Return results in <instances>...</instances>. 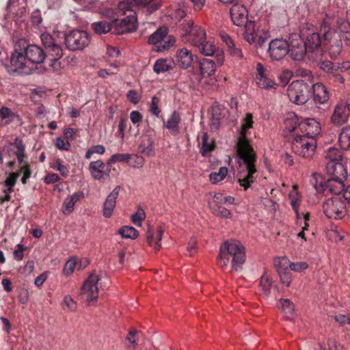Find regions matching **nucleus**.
<instances>
[{
    "label": "nucleus",
    "instance_id": "obj_1",
    "mask_svg": "<svg viewBox=\"0 0 350 350\" xmlns=\"http://www.w3.org/2000/svg\"><path fill=\"white\" fill-rule=\"evenodd\" d=\"M252 118L251 113H247L242 124L241 136L236 145L237 154L245 165L247 172L245 175H243L242 172L239 173L238 178L240 186L243 187L245 191L254 182V175L257 172L255 165L256 154L250 145L249 139L246 137V131L252 127Z\"/></svg>",
    "mask_w": 350,
    "mask_h": 350
},
{
    "label": "nucleus",
    "instance_id": "obj_2",
    "mask_svg": "<svg viewBox=\"0 0 350 350\" xmlns=\"http://www.w3.org/2000/svg\"><path fill=\"white\" fill-rule=\"evenodd\" d=\"M44 50L36 44H31L25 39H18L19 43L25 48L24 54L31 66L41 64L48 57L51 62L50 66H54L63 55V50L54 38L49 33H42L40 36Z\"/></svg>",
    "mask_w": 350,
    "mask_h": 350
},
{
    "label": "nucleus",
    "instance_id": "obj_3",
    "mask_svg": "<svg viewBox=\"0 0 350 350\" xmlns=\"http://www.w3.org/2000/svg\"><path fill=\"white\" fill-rule=\"evenodd\" d=\"M230 256L232 258V269L236 271L241 270L245 260V254L244 247L239 241L231 239L221 245L218 265L223 269L226 267Z\"/></svg>",
    "mask_w": 350,
    "mask_h": 350
},
{
    "label": "nucleus",
    "instance_id": "obj_4",
    "mask_svg": "<svg viewBox=\"0 0 350 350\" xmlns=\"http://www.w3.org/2000/svg\"><path fill=\"white\" fill-rule=\"evenodd\" d=\"M24 52L23 45L20 44L18 40H17L14 44V50L9 60L5 64L9 73L12 75L15 73L29 75L31 72L30 64Z\"/></svg>",
    "mask_w": 350,
    "mask_h": 350
},
{
    "label": "nucleus",
    "instance_id": "obj_5",
    "mask_svg": "<svg viewBox=\"0 0 350 350\" xmlns=\"http://www.w3.org/2000/svg\"><path fill=\"white\" fill-rule=\"evenodd\" d=\"M291 148L297 155L303 157H311L316 149V140L312 137L292 133Z\"/></svg>",
    "mask_w": 350,
    "mask_h": 350
},
{
    "label": "nucleus",
    "instance_id": "obj_6",
    "mask_svg": "<svg viewBox=\"0 0 350 350\" xmlns=\"http://www.w3.org/2000/svg\"><path fill=\"white\" fill-rule=\"evenodd\" d=\"M310 86L303 80L293 81L287 88L289 100L296 105L305 104L310 94Z\"/></svg>",
    "mask_w": 350,
    "mask_h": 350
},
{
    "label": "nucleus",
    "instance_id": "obj_7",
    "mask_svg": "<svg viewBox=\"0 0 350 350\" xmlns=\"http://www.w3.org/2000/svg\"><path fill=\"white\" fill-rule=\"evenodd\" d=\"M181 36L193 46L202 44L206 40L205 30L200 26L195 25L191 20L184 21L180 25Z\"/></svg>",
    "mask_w": 350,
    "mask_h": 350
},
{
    "label": "nucleus",
    "instance_id": "obj_8",
    "mask_svg": "<svg viewBox=\"0 0 350 350\" xmlns=\"http://www.w3.org/2000/svg\"><path fill=\"white\" fill-rule=\"evenodd\" d=\"M64 42L70 51L82 50L88 46L90 38L87 31L74 29L64 34Z\"/></svg>",
    "mask_w": 350,
    "mask_h": 350
},
{
    "label": "nucleus",
    "instance_id": "obj_9",
    "mask_svg": "<svg viewBox=\"0 0 350 350\" xmlns=\"http://www.w3.org/2000/svg\"><path fill=\"white\" fill-rule=\"evenodd\" d=\"M120 15H123L118 10ZM126 16L120 20L112 21L113 25V33L117 35L131 33L136 31L137 28V19L136 12L133 10L126 11Z\"/></svg>",
    "mask_w": 350,
    "mask_h": 350
},
{
    "label": "nucleus",
    "instance_id": "obj_10",
    "mask_svg": "<svg viewBox=\"0 0 350 350\" xmlns=\"http://www.w3.org/2000/svg\"><path fill=\"white\" fill-rule=\"evenodd\" d=\"M323 212L330 219H342L346 214V205L339 196L328 198L323 204Z\"/></svg>",
    "mask_w": 350,
    "mask_h": 350
},
{
    "label": "nucleus",
    "instance_id": "obj_11",
    "mask_svg": "<svg viewBox=\"0 0 350 350\" xmlns=\"http://www.w3.org/2000/svg\"><path fill=\"white\" fill-rule=\"evenodd\" d=\"M308 57L312 61H318L322 59L323 51L322 49V40L319 33H309L304 40Z\"/></svg>",
    "mask_w": 350,
    "mask_h": 350
},
{
    "label": "nucleus",
    "instance_id": "obj_12",
    "mask_svg": "<svg viewBox=\"0 0 350 350\" xmlns=\"http://www.w3.org/2000/svg\"><path fill=\"white\" fill-rule=\"evenodd\" d=\"M100 280L98 275L92 273L84 282L81 288V296L85 298L89 304L96 301L98 295L97 284Z\"/></svg>",
    "mask_w": 350,
    "mask_h": 350
},
{
    "label": "nucleus",
    "instance_id": "obj_13",
    "mask_svg": "<svg viewBox=\"0 0 350 350\" xmlns=\"http://www.w3.org/2000/svg\"><path fill=\"white\" fill-rule=\"evenodd\" d=\"M288 49V54L295 62H301L306 56L308 57V51H306L304 40L299 36L295 35L290 38Z\"/></svg>",
    "mask_w": 350,
    "mask_h": 350
},
{
    "label": "nucleus",
    "instance_id": "obj_14",
    "mask_svg": "<svg viewBox=\"0 0 350 350\" xmlns=\"http://www.w3.org/2000/svg\"><path fill=\"white\" fill-rule=\"evenodd\" d=\"M288 42L283 39L272 40L269 44L267 53L273 61H280L288 54Z\"/></svg>",
    "mask_w": 350,
    "mask_h": 350
},
{
    "label": "nucleus",
    "instance_id": "obj_15",
    "mask_svg": "<svg viewBox=\"0 0 350 350\" xmlns=\"http://www.w3.org/2000/svg\"><path fill=\"white\" fill-rule=\"evenodd\" d=\"M299 129L303 133L302 135L315 139L320 133L321 128L319 122L314 118H308L301 122Z\"/></svg>",
    "mask_w": 350,
    "mask_h": 350
},
{
    "label": "nucleus",
    "instance_id": "obj_16",
    "mask_svg": "<svg viewBox=\"0 0 350 350\" xmlns=\"http://www.w3.org/2000/svg\"><path fill=\"white\" fill-rule=\"evenodd\" d=\"M195 60L197 61L198 57L185 48L180 49L176 51V62L182 68H190L195 63Z\"/></svg>",
    "mask_w": 350,
    "mask_h": 350
},
{
    "label": "nucleus",
    "instance_id": "obj_17",
    "mask_svg": "<svg viewBox=\"0 0 350 350\" xmlns=\"http://www.w3.org/2000/svg\"><path fill=\"white\" fill-rule=\"evenodd\" d=\"M163 123L172 135L176 136L180 133L181 118L178 111H173L165 120L163 119Z\"/></svg>",
    "mask_w": 350,
    "mask_h": 350
},
{
    "label": "nucleus",
    "instance_id": "obj_18",
    "mask_svg": "<svg viewBox=\"0 0 350 350\" xmlns=\"http://www.w3.org/2000/svg\"><path fill=\"white\" fill-rule=\"evenodd\" d=\"M230 12L233 23L237 26H241L248 21L247 11L246 8L242 5L234 4Z\"/></svg>",
    "mask_w": 350,
    "mask_h": 350
},
{
    "label": "nucleus",
    "instance_id": "obj_19",
    "mask_svg": "<svg viewBox=\"0 0 350 350\" xmlns=\"http://www.w3.org/2000/svg\"><path fill=\"white\" fill-rule=\"evenodd\" d=\"M120 186H116L107 196L103 204V216L109 218L111 216L116 204V199L120 191Z\"/></svg>",
    "mask_w": 350,
    "mask_h": 350
},
{
    "label": "nucleus",
    "instance_id": "obj_20",
    "mask_svg": "<svg viewBox=\"0 0 350 350\" xmlns=\"http://www.w3.org/2000/svg\"><path fill=\"white\" fill-rule=\"evenodd\" d=\"M197 61L200 71V75L196 77L198 81H200L203 77H208L215 72L216 66L213 60L208 58H203L201 60L198 59Z\"/></svg>",
    "mask_w": 350,
    "mask_h": 350
},
{
    "label": "nucleus",
    "instance_id": "obj_21",
    "mask_svg": "<svg viewBox=\"0 0 350 350\" xmlns=\"http://www.w3.org/2000/svg\"><path fill=\"white\" fill-rule=\"evenodd\" d=\"M326 170L330 178H346L347 170L341 162L327 161Z\"/></svg>",
    "mask_w": 350,
    "mask_h": 350
},
{
    "label": "nucleus",
    "instance_id": "obj_22",
    "mask_svg": "<svg viewBox=\"0 0 350 350\" xmlns=\"http://www.w3.org/2000/svg\"><path fill=\"white\" fill-rule=\"evenodd\" d=\"M345 178H329L325 181V193H333L335 196H338L344 189L345 185L343 180Z\"/></svg>",
    "mask_w": 350,
    "mask_h": 350
},
{
    "label": "nucleus",
    "instance_id": "obj_23",
    "mask_svg": "<svg viewBox=\"0 0 350 350\" xmlns=\"http://www.w3.org/2000/svg\"><path fill=\"white\" fill-rule=\"evenodd\" d=\"M313 99L316 103L324 104L329 99V93L322 83H316L312 85Z\"/></svg>",
    "mask_w": 350,
    "mask_h": 350
},
{
    "label": "nucleus",
    "instance_id": "obj_24",
    "mask_svg": "<svg viewBox=\"0 0 350 350\" xmlns=\"http://www.w3.org/2000/svg\"><path fill=\"white\" fill-rule=\"evenodd\" d=\"M150 0H130L120 2L118 9L122 14H126V11L133 10L131 8H147Z\"/></svg>",
    "mask_w": 350,
    "mask_h": 350
},
{
    "label": "nucleus",
    "instance_id": "obj_25",
    "mask_svg": "<svg viewBox=\"0 0 350 350\" xmlns=\"http://www.w3.org/2000/svg\"><path fill=\"white\" fill-rule=\"evenodd\" d=\"M245 31L243 33L244 39L250 44L256 42V39L258 36V27H257L256 23L252 21H248L245 24Z\"/></svg>",
    "mask_w": 350,
    "mask_h": 350
},
{
    "label": "nucleus",
    "instance_id": "obj_26",
    "mask_svg": "<svg viewBox=\"0 0 350 350\" xmlns=\"http://www.w3.org/2000/svg\"><path fill=\"white\" fill-rule=\"evenodd\" d=\"M301 123L299 117L293 111H288L284 121L285 130L289 132H296L297 126Z\"/></svg>",
    "mask_w": 350,
    "mask_h": 350
},
{
    "label": "nucleus",
    "instance_id": "obj_27",
    "mask_svg": "<svg viewBox=\"0 0 350 350\" xmlns=\"http://www.w3.org/2000/svg\"><path fill=\"white\" fill-rule=\"evenodd\" d=\"M174 62L170 59H159L153 66V70L157 73L165 72L173 70Z\"/></svg>",
    "mask_w": 350,
    "mask_h": 350
},
{
    "label": "nucleus",
    "instance_id": "obj_28",
    "mask_svg": "<svg viewBox=\"0 0 350 350\" xmlns=\"http://www.w3.org/2000/svg\"><path fill=\"white\" fill-rule=\"evenodd\" d=\"M350 111H334L331 122L336 126H341L346 123L350 117Z\"/></svg>",
    "mask_w": 350,
    "mask_h": 350
},
{
    "label": "nucleus",
    "instance_id": "obj_29",
    "mask_svg": "<svg viewBox=\"0 0 350 350\" xmlns=\"http://www.w3.org/2000/svg\"><path fill=\"white\" fill-rule=\"evenodd\" d=\"M338 144L342 149L350 148V127L346 126L342 129L338 135Z\"/></svg>",
    "mask_w": 350,
    "mask_h": 350
},
{
    "label": "nucleus",
    "instance_id": "obj_30",
    "mask_svg": "<svg viewBox=\"0 0 350 350\" xmlns=\"http://www.w3.org/2000/svg\"><path fill=\"white\" fill-rule=\"evenodd\" d=\"M92 28L96 34H105L110 31L113 27L111 23L106 21L95 22L92 24Z\"/></svg>",
    "mask_w": 350,
    "mask_h": 350
},
{
    "label": "nucleus",
    "instance_id": "obj_31",
    "mask_svg": "<svg viewBox=\"0 0 350 350\" xmlns=\"http://www.w3.org/2000/svg\"><path fill=\"white\" fill-rule=\"evenodd\" d=\"M139 150L141 153L151 156L154 154V142L150 137L144 138L139 144Z\"/></svg>",
    "mask_w": 350,
    "mask_h": 350
},
{
    "label": "nucleus",
    "instance_id": "obj_32",
    "mask_svg": "<svg viewBox=\"0 0 350 350\" xmlns=\"http://www.w3.org/2000/svg\"><path fill=\"white\" fill-rule=\"evenodd\" d=\"M325 181L323 176L314 173L310 178V183L318 193H325Z\"/></svg>",
    "mask_w": 350,
    "mask_h": 350
},
{
    "label": "nucleus",
    "instance_id": "obj_33",
    "mask_svg": "<svg viewBox=\"0 0 350 350\" xmlns=\"http://www.w3.org/2000/svg\"><path fill=\"white\" fill-rule=\"evenodd\" d=\"M167 36V30L166 28H159L153 33H152L148 40V42L150 44H157L162 41Z\"/></svg>",
    "mask_w": 350,
    "mask_h": 350
},
{
    "label": "nucleus",
    "instance_id": "obj_34",
    "mask_svg": "<svg viewBox=\"0 0 350 350\" xmlns=\"http://www.w3.org/2000/svg\"><path fill=\"white\" fill-rule=\"evenodd\" d=\"M81 196V195L79 193H75L70 196V198L65 200L64 202V210L63 211L64 214L68 215L72 212L75 203L79 200Z\"/></svg>",
    "mask_w": 350,
    "mask_h": 350
},
{
    "label": "nucleus",
    "instance_id": "obj_35",
    "mask_svg": "<svg viewBox=\"0 0 350 350\" xmlns=\"http://www.w3.org/2000/svg\"><path fill=\"white\" fill-rule=\"evenodd\" d=\"M290 260L286 257H280L274 260V265L278 273L286 271L290 267Z\"/></svg>",
    "mask_w": 350,
    "mask_h": 350
},
{
    "label": "nucleus",
    "instance_id": "obj_36",
    "mask_svg": "<svg viewBox=\"0 0 350 350\" xmlns=\"http://www.w3.org/2000/svg\"><path fill=\"white\" fill-rule=\"evenodd\" d=\"M198 47L200 52L206 56H211L213 55L215 46L211 42H206L204 40V42H202V44H199L197 46Z\"/></svg>",
    "mask_w": 350,
    "mask_h": 350
},
{
    "label": "nucleus",
    "instance_id": "obj_37",
    "mask_svg": "<svg viewBox=\"0 0 350 350\" xmlns=\"http://www.w3.org/2000/svg\"><path fill=\"white\" fill-rule=\"evenodd\" d=\"M215 148V145L213 143L208 142V135L206 133L204 134L202 139V147L200 152L202 156H206L209 152L213 151Z\"/></svg>",
    "mask_w": 350,
    "mask_h": 350
},
{
    "label": "nucleus",
    "instance_id": "obj_38",
    "mask_svg": "<svg viewBox=\"0 0 350 350\" xmlns=\"http://www.w3.org/2000/svg\"><path fill=\"white\" fill-rule=\"evenodd\" d=\"M119 234L125 239H135L137 237V231L131 226L122 227L119 230Z\"/></svg>",
    "mask_w": 350,
    "mask_h": 350
},
{
    "label": "nucleus",
    "instance_id": "obj_39",
    "mask_svg": "<svg viewBox=\"0 0 350 350\" xmlns=\"http://www.w3.org/2000/svg\"><path fill=\"white\" fill-rule=\"evenodd\" d=\"M228 169L226 167H221L219 168L218 172H212L209 175L211 181L215 184L219 181L222 180L227 175Z\"/></svg>",
    "mask_w": 350,
    "mask_h": 350
},
{
    "label": "nucleus",
    "instance_id": "obj_40",
    "mask_svg": "<svg viewBox=\"0 0 350 350\" xmlns=\"http://www.w3.org/2000/svg\"><path fill=\"white\" fill-rule=\"evenodd\" d=\"M326 159H327L328 161L340 162L342 159V152L337 148H330L327 152Z\"/></svg>",
    "mask_w": 350,
    "mask_h": 350
},
{
    "label": "nucleus",
    "instance_id": "obj_41",
    "mask_svg": "<svg viewBox=\"0 0 350 350\" xmlns=\"http://www.w3.org/2000/svg\"><path fill=\"white\" fill-rule=\"evenodd\" d=\"M257 84L259 88L266 90L275 89V87L277 86V84L267 76H265V77L262 78H259V79L257 80Z\"/></svg>",
    "mask_w": 350,
    "mask_h": 350
},
{
    "label": "nucleus",
    "instance_id": "obj_42",
    "mask_svg": "<svg viewBox=\"0 0 350 350\" xmlns=\"http://www.w3.org/2000/svg\"><path fill=\"white\" fill-rule=\"evenodd\" d=\"M18 116H16L12 111H0V125H6L13 121L14 118Z\"/></svg>",
    "mask_w": 350,
    "mask_h": 350
},
{
    "label": "nucleus",
    "instance_id": "obj_43",
    "mask_svg": "<svg viewBox=\"0 0 350 350\" xmlns=\"http://www.w3.org/2000/svg\"><path fill=\"white\" fill-rule=\"evenodd\" d=\"M214 202L215 204H232L234 198L232 196H223L221 193H215L213 196Z\"/></svg>",
    "mask_w": 350,
    "mask_h": 350
},
{
    "label": "nucleus",
    "instance_id": "obj_44",
    "mask_svg": "<svg viewBox=\"0 0 350 350\" xmlns=\"http://www.w3.org/2000/svg\"><path fill=\"white\" fill-rule=\"evenodd\" d=\"M260 284L266 294H269L271 286V279L267 274H263L260 278Z\"/></svg>",
    "mask_w": 350,
    "mask_h": 350
},
{
    "label": "nucleus",
    "instance_id": "obj_45",
    "mask_svg": "<svg viewBox=\"0 0 350 350\" xmlns=\"http://www.w3.org/2000/svg\"><path fill=\"white\" fill-rule=\"evenodd\" d=\"M131 158L129 154H114L109 159L108 163H114L117 162L125 161L129 163V160Z\"/></svg>",
    "mask_w": 350,
    "mask_h": 350
},
{
    "label": "nucleus",
    "instance_id": "obj_46",
    "mask_svg": "<svg viewBox=\"0 0 350 350\" xmlns=\"http://www.w3.org/2000/svg\"><path fill=\"white\" fill-rule=\"evenodd\" d=\"M317 62H319L318 63V66H319V68L325 72L332 73L335 70L334 64L329 60L322 61L321 59L320 60H318Z\"/></svg>",
    "mask_w": 350,
    "mask_h": 350
},
{
    "label": "nucleus",
    "instance_id": "obj_47",
    "mask_svg": "<svg viewBox=\"0 0 350 350\" xmlns=\"http://www.w3.org/2000/svg\"><path fill=\"white\" fill-rule=\"evenodd\" d=\"M105 151V148L103 145L93 146L89 148L85 153V159H90L93 154H103Z\"/></svg>",
    "mask_w": 350,
    "mask_h": 350
},
{
    "label": "nucleus",
    "instance_id": "obj_48",
    "mask_svg": "<svg viewBox=\"0 0 350 350\" xmlns=\"http://www.w3.org/2000/svg\"><path fill=\"white\" fill-rule=\"evenodd\" d=\"M53 168L58 171L61 175L64 177H67L68 176L69 170L68 167L62 163V161L59 159L55 161Z\"/></svg>",
    "mask_w": 350,
    "mask_h": 350
},
{
    "label": "nucleus",
    "instance_id": "obj_49",
    "mask_svg": "<svg viewBox=\"0 0 350 350\" xmlns=\"http://www.w3.org/2000/svg\"><path fill=\"white\" fill-rule=\"evenodd\" d=\"M213 211L216 215L221 216V217H225V218H229L231 215L229 210H228L225 207L217 205V204H216L213 207Z\"/></svg>",
    "mask_w": 350,
    "mask_h": 350
},
{
    "label": "nucleus",
    "instance_id": "obj_50",
    "mask_svg": "<svg viewBox=\"0 0 350 350\" xmlns=\"http://www.w3.org/2000/svg\"><path fill=\"white\" fill-rule=\"evenodd\" d=\"M224 117L221 111H211V126L217 129L219 127L220 120Z\"/></svg>",
    "mask_w": 350,
    "mask_h": 350
},
{
    "label": "nucleus",
    "instance_id": "obj_51",
    "mask_svg": "<svg viewBox=\"0 0 350 350\" xmlns=\"http://www.w3.org/2000/svg\"><path fill=\"white\" fill-rule=\"evenodd\" d=\"M19 176L20 173L10 172L4 181V185L5 187H14Z\"/></svg>",
    "mask_w": 350,
    "mask_h": 350
},
{
    "label": "nucleus",
    "instance_id": "obj_52",
    "mask_svg": "<svg viewBox=\"0 0 350 350\" xmlns=\"http://www.w3.org/2000/svg\"><path fill=\"white\" fill-rule=\"evenodd\" d=\"M77 258L75 257L70 258L65 264L64 267V273L66 275H70L73 272L77 265Z\"/></svg>",
    "mask_w": 350,
    "mask_h": 350
},
{
    "label": "nucleus",
    "instance_id": "obj_53",
    "mask_svg": "<svg viewBox=\"0 0 350 350\" xmlns=\"http://www.w3.org/2000/svg\"><path fill=\"white\" fill-rule=\"evenodd\" d=\"M228 51L234 57L241 59L243 57L241 49L237 47L233 42L230 45L227 46Z\"/></svg>",
    "mask_w": 350,
    "mask_h": 350
},
{
    "label": "nucleus",
    "instance_id": "obj_54",
    "mask_svg": "<svg viewBox=\"0 0 350 350\" xmlns=\"http://www.w3.org/2000/svg\"><path fill=\"white\" fill-rule=\"evenodd\" d=\"M55 146L59 150L68 151L70 149L71 145L67 139L57 137L56 139Z\"/></svg>",
    "mask_w": 350,
    "mask_h": 350
},
{
    "label": "nucleus",
    "instance_id": "obj_55",
    "mask_svg": "<svg viewBox=\"0 0 350 350\" xmlns=\"http://www.w3.org/2000/svg\"><path fill=\"white\" fill-rule=\"evenodd\" d=\"M145 219V213L143 209L138 208L137 212L132 216L133 224L137 226H141L142 221Z\"/></svg>",
    "mask_w": 350,
    "mask_h": 350
},
{
    "label": "nucleus",
    "instance_id": "obj_56",
    "mask_svg": "<svg viewBox=\"0 0 350 350\" xmlns=\"http://www.w3.org/2000/svg\"><path fill=\"white\" fill-rule=\"evenodd\" d=\"M280 304L284 312L291 314L294 310V305L288 299H281Z\"/></svg>",
    "mask_w": 350,
    "mask_h": 350
},
{
    "label": "nucleus",
    "instance_id": "obj_57",
    "mask_svg": "<svg viewBox=\"0 0 350 350\" xmlns=\"http://www.w3.org/2000/svg\"><path fill=\"white\" fill-rule=\"evenodd\" d=\"M308 267L306 262H291L290 269L295 272H301Z\"/></svg>",
    "mask_w": 350,
    "mask_h": 350
},
{
    "label": "nucleus",
    "instance_id": "obj_58",
    "mask_svg": "<svg viewBox=\"0 0 350 350\" xmlns=\"http://www.w3.org/2000/svg\"><path fill=\"white\" fill-rule=\"evenodd\" d=\"M164 232V228L162 226H159L157 230L156 242L154 243V250L159 251L161 247L160 241L162 239V236Z\"/></svg>",
    "mask_w": 350,
    "mask_h": 350
},
{
    "label": "nucleus",
    "instance_id": "obj_59",
    "mask_svg": "<svg viewBox=\"0 0 350 350\" xmlns=\"http://www.w3.org/2000/svg\"><path fill=\"white\" fill-rule=\"evenodd\" d=\"M293 76V73L292 71L289 70H284L280 76V80L282 85L285 86L291 77Z\"/></svg>",
    "mask_w": 350,
    "mask_h": 350
},
{
    "label": "nucleus",
    "instance_id": "obj_60",
    "mask_svg": "<svg viewBox=\"0 0 350 350\" xmlns=\"http://www.w3.org/2000/svg\"><path fill=\"white\" fill-rule=\"evenodd\" d=\"M278 275L280 276L281 282L286 286H289L292 278L291 272L286 271L284 272L279 273Z\"/></svg>",
    "mask_w": 350,
    "mask_h": 350
},
{
    "label": "nucleus",
    "instance_id": "obj_61",
    "mask_svg": "<svg viewBox=\"0 0 350 350\" xmlns=\"http://www.w3.org/2000/svg\"><path fill=\"white\" fill-rule=\"evenodd\" d=\"M16 172L20 173V175L23 173V176L29 179L31 176L30 165L28 163H24V164L21 166L20 170Z\"/></svg>",
    "mask_w": 350,
    "mask_h": 350
},
{
    "label": "nucleus",
    "instance_id": "obj_62",
    "mask_svg": "<svg viewBox=\"0 0 350 350\" xmlns=\"http://www.w3.org/2000/svg\"><path fill=\"white\" fill-rule=\"evenodd\" d=\"M16 247V250L13 252L14 257L16 260H21L23 258V252L27 247L21 244H18Z\"/></svg>",
    "mask_w": 350,
    "mask_h": 350
},
{
    "label": "nucleus",
    "instance_id": "obj_63",
    "mask_svg": "<svg viewBox=\"0 0 350 350\" xmlns=\"http://www.w3.org/2000/svg\"><path fill=\"white\" fill-rule=\"evenodd\" d=\"M61 180L59 176L54 173H49L46 174L44 178V181L46 184H52L57 183Z\"/></svg>",
    "mask_w": 350,
    "mask_h": 350
},
{
    "label": "nucleus",
    "instance_id": "obj_64",
    "mask_svg": "<svg viewBox=\"0 0 350 350\" xmlns=\"http://www.w3.org/2000/svg\"><path fill=\"white\" fill-rule=\"evenodd\" d=\"M64 304L68 308V309L70 311H73L77 308L76 302L72 299V297L69 295H66L64 299Z\"/></svg>",
    "mask_w": 350,
    "mask_h": 350
}]
</instances>
